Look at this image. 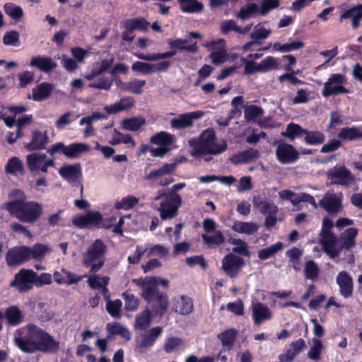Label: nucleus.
<instances>
[{
	"instance_id": "1",
	"label": "nucleus",
	"mask_w": 362,
	"mask_h": 362,
	"mask_svg": "<svg viewBox=\"0 0 362 362\" xmlns=\"http://www.w3.org/2000/svg\"><path fill=\"white\" fill-rule=\"evenodd\" d=\"M14 342L25 353H55L59 349L58 341L42 328L32 324L16 331Z\"/></svg>"
},
{
	"instance_id": "2",
	"label": "nucleus",
	"mask_w": 362,
	"mask_h": 362,
	"mask_svg": "<svg viewBox=\"0 0 362 362\" xmlns=\"http://www.w3.org/2000/svg\"><path fill=\"white\" fill-rule=\"evenodd\" d=\"M192 148V154L202 156L206 154H220L226 151L227 144L224 140H218L212 129L204 131L198 139L189 141Z\"/></svg>"
},
{
	"instance_id": "3",
	"label": "nucleus",
	"mask_w": 362,
	"mask_h": 362,
	"mask_svg": "<svg viewBox=\"0 0 362 362\" xmlns=\"http://www.w3.org/2000/svg\"><path fill=\"white\" fill-rule=\"evenodd\" d=\"M6 209L17 219L29 223L36 221L42 213V206L40 203L23 199L8 202Z\"/></svg>"
},
{
	"instance_id": "4",
	"label": "nucleus",
	"mask_w": 362,
	"mask_h": 362,
	"mask_svg": "<svg viewBox=\"0 0 362 362\" xmlns=\"http://www.w3.org/2000/svg\"><path fill=\"white\" fill-rule=\"evenodd\" d=\"M106 246L100 240L94 241L83 254L82 262L86 267H90V272H97L103 265V259Z\"/></svg>"
},
{
	"instance_id": "5",
	"label": "nucleus",
	"mask_w": 362,
	"mask_h": 362,
	"mask_svg": "<svg viewBox=\"0 0 362 362\" xmlns=\"http://www.w3.org/2000/svg\"><path fill=\"white\" fill-rule=\"evenodd\" d=\"M8 110L11 115L4 119L5 124L8 127L16 126L18 128L15 134L11 133L8 137V141L9 143H13L18 138L21 136L20 128L28 124L31 119V117L20 115L25 111L26 108L24 106H12L10 107Z\"/></svg>"
},
{
	"instance_id": "6",
	"label": "nucleus",
	"mask_w": 362,
	"mask_h": 362,
	"mask_svg": "<svg viewBox=\"0 0 362 362\" xmlns=\"http://www.w3.org/2000/svg\"><path fill=\"white\" fill-rule=\"evenodd\" d=\"M90 149V146L85 143L75 142L66 146L62 142H58L51 146L48 152L52 155L62 153L69 158L76 159L89 153Z\"/></svg>"
},
{
	"instance_id": "7",
	"label": "nucleus",
	"mask_w": 362,
	"mask_h": 362,
	"mask_svg": "<svg viewBox=\"0 0 362 362\" xmlns=\"http://www.w3.org/2000/svg\"><path fill=\"white\" fill-rule=\"evenodd\" d=\"M182 203V197L177 193H168L162 201L158 211L162 220L171 219L177 216L178 209Z\"/></svg>"
},
{
	"instance_id": "8",
	"label": "nucleus",
	"mask_w": 362,
	"mask_h": 362,
	"mask_svg": "<svg viewBox=\"0 0 362 362\" xmlns=\"http://www.w3.org/2000/svg\"><path fill=\"white\" fill-rule=\"evenodd\" d=\"M26 163L28 170L34 174L42 172L46 173L50 167H53L55 162L52 158H48L46 154L42 153H33L26 156Z\"/></svg>"
},
{
	"instance_id": "9",
	"label": "nucleus",
	"mask_w": 362,
	"mask_h": 362,
	"mask_svg": "<svg viewBox=\"0 0 362 362\" xmlns=\"http://www.w3.org/2000/svg\"><path fill=\"white\" fill-rule=\"evenodd\" d=\"M269 33V32L262 27L256 28L255 30L252 33V37L255 40H252L244 45L242 47L243 50L245 52H250L251 53H250V57L251 58H260L261 57L263 56V52L267 51L268 48L265 47L264 49H259L258 47L259 46V44L257 42V40L266 38L268 36Z\"/></svg>"
},
{
	"instance_id": "10",
	"label": "nucleus",
	"mask_w": 362,
	"mask_h": 362,
	"mask_svg": "<svg viewBox=\"0 0 362 362\" xmlns=\"http://www.w3.org/2000/svg\"><path fill=\"white\" fill-rule=\"evenodd\" d=\"M35 272L31 269H21L15 274L10 286L16 288L19 292H26L35 286Z\"/></svg>"
},
{
	"instance_id": "11",
	"label": "nucleus",
	"mask_w": 362,
	"mask_h": 362,
	"mask_svg": "<svg viewBox=\"0 0 362 362\" xmlns=\"http://www.w3.org/2000/svg\"><path fill=\"white\" fill-rule=\"evenodd\" d=\"M346 78L341 74H333L330 75L325 83L322 94L325 97L336 95L340 93H346L348 90L344 88Z\"/></svg>"
},
{
	"instance_id": "12",
	"label": "nucleus",
	"mask_w": 362,
	"mask_h": 362,
	"mask_svg": "<svg viewBox=\"0 0 362 362\" xmlns=\"http://www.w3.org/2000/svg\"><path fill=\"white\" fill-rule=\"evenodd\" d=\"M343 195L332 191L327 192L319 202V206L330 214H338L343 209Z\"/></svg>"
},
{
	"instance_id": "13",
	"label": "nucleus",
	"mask_w": 362,
	"mask_h": 362,
	"mask_svg": "<svg viewBox=\"0 0 362 362\" xmlns=\"http://www.w3.org/2000/svg\"><path fill=\"white\" fill-rule=\"evenodd\" d=\"M331 185L348 186L354 181L351 173L344 166H335L327 173Z\"/></svg>"
},
{
	"instance_id": "14",
	"label": "nucleus",
	"mask_w": 362,
	"mask_h": 362,
	"mask_svg": "<svg viewBox=\"0 0 362 362\" xmlns=\"http://www.w3.org/2000/svg\"><path fill=\"white\" fill-rule=\"evenodd\" d=\"M175 168L174 164H165L158 169L152 170L146 175V179L158 185H168L173 182L169 175L174 171Z\"/></svg>"
},
{
	"instance_id": "15",
	"label": "nucleus",
	"mask_w": 362,
	"mask_h": 362,
	"mask_svg": "<svg viewBox=\"0 0 362 362\" xmlns=\"http://www.w3.org/2000/svg\"><path fill=\"white\" fill-rule=\"evenodd\" d=\"M204 46L211 52L210 58L213 64L218 65L226 61L227 55L224 40L219 39L216 41L207 42L204 44Z\"/></svg>"
},
{
	"instance_id": "16",
	"label": "nucleus",
	"mask_w": 362,
	"mask_h": 362,
	"mask_svg": "<svg viewBox=\"0 0 362 362\" xmlns=\"http://www.w3.org/2000/svg\"><path fill=\"white\" fill-rule=\"evenodd\" d=\"M162 332L161 327H155L147 332L141 333L136 338V349L141 351L152 346Z\"/></svg>"
},
{
	"instance_id": "17",
	"label": "nucleus",
	"mask_w": 362,
	"mask_h": 362,
	"mask_svg": "<svg viewBox=\"0 0 362 362\" xmlns=\"http://www.w3.org/2000/svg\"><path fill=\"white\" fill-rule=\"evenodd\" d=\"M29 247L18 246L8 250L6 255L8 266H16L29 260Z\"/></svg>"
},
{
	"instance_id": "18",
	"label": "nucleus",
	"mask_w": 362,
	"mask_h": 362,
	"mask_svg": "<svg viewBox=\"0 0 362 362\" xmlns=\"http://www.w3.org/2000/svg\"><path fill=\"white\" fill-rule=\"evenodd\" d=\"M59 174L72 185H78L82 177L81 168L79 164H69L60 168Z\"/></svg>"
},
{
	"instance_id": "19",
	"label": "nucleus",
	"mask_w": 362,
	"mask_h": 362,
	"mask_svg": "<svg viewBox=\"0 0 362 362\" xmlns=\"http://www.w3.org/2000/svg\"><path fill=\"white\" fill-rule=\"evenodd\" d=\"M278 160L283 164L296 162L299 158L298 151L291 144H279L276 150Z\"/></svg>"
},
{
	"instance_id": "20",
	"label": "nucleus",
	"mask_w": 362,
	"mask_h": 362,
	"mask_svg": "<svg viewBox=\"0 0 362 362\" xmlns=\"http://www.w3.org/2000/svg\"><path fill=\"white\" fill-rule=\"evenodd\" d=\"M272 8V0H264L261 6L251 4L247 7L243 8L238 17L242 20L247 19L255 14L265 15Z\"/></svg>"
},
{
	"instance_id": "21",
	"label": "nucleus",
	"mask_w": 362,
	"mask_h": 362,
	"mask_svg": "<svg viewBox=\"0 0 362 362\" xmlns=\"http://www.w3.org/2000/svg\"><path fill=\"white\" fill-rule=\"evenodd\" d=\"M204 113L202 111H194L181 114L170 120L171 127L177 129L187 128L192 126L193 121L201 119Z\"/></svg>"
},
{
	"instance_id": "22",
	"label": "nucleus",
	"mask_w": 362,
	"mask_h": 362,
	"mask_svg": "<svg viewBox=\"0 0 362 362\" xmlns=\"http://www.w3.org/2000/svg\"><path fill=\"white\" fill-rule=\"evenodd\" d=\"M243 264V259L233 254L227 255L222 260L223 271L230 276H235Z\"/></svg>"
},
{
	"instance_id": "23",
	"label": "nucleus",
	"mask_w": 362,
	"mask_h": 362,
	"mask_svg": "<svg viewBox=\"0 0 362 362\" xmlns=\"http://www.w3.org/2000/svg\"><path fill=\"white\" fill-rule=\"evenodd\" d=\"M336 281L339 287V292L341 296L344 298L351 296L353 293V279L346 272H340L337 276Z\"/></svg>"
},
{
	"instance_id": "24",
	"label": "nucleus",
	"mask_w": 362,
	"mask_h": 362,
	"mask_svg": "<svg viewBox=\"0 0 362 362\" xmlns=\"http://www.w3.org/2000/svg\"><path fill=\"white\" fill-rule=\"evenodd\" d=\"M248 57V59L241 58L242 62L245 64V72L247 74H252L257 71H267L272 68V57L270 56L267 57L264 61L258 65H256L250 60V59H255V57L251 58L250 55Z\"/></svg>"
},
{
	"instance_id": "25",
	"label": "nucleus",
	"mask_w": 362,
	"mask_h": 362,
	"mask_svg": "<svg viewBox=\"0 0 362 362\" xmlns=\"http://www.w3.org/2000/svg\"><path fill=\"white\" fill-rule=\"evenodd\" d=\"M254 206L262 214H268L266 218V226L269 227L272 223L271 201L269 197L264 195H259L254 197Z\"/></svg>"
},
{
	"instance_id": "26",
	"label": "nucleus",
	"mask_w": 362,
	"mask_h": 362,
	"mask_svg": "<svg viewBox=\"0 0 362 362\" xmlns=\"http://www.w3.org/2000/svg\"><path fill=\"white\" fill-rule=\"evenodd\" d=\"M173 306L175 312L187 315L193 310V303L190 298L180 296L173 299Z\"/></svg>"
},
{
	"instance_id": "27",
	"label": "nucleus",
	"mask_w": 362,
	"mask_h": 362,
	"mask_svg": "<svg viewBox=\"0 0 362 362\" xmlns=\"http://www.w3.org/2000/svg\"><path fill=\"white\" fill-rule=\"evenodd\" d=\"M305 346V343L303 339H298L296 341L292 342L286 349V351L280 355L281 361L288 362L292 361L296 355L303 350Z\"/></svg>"
},
{
	"instance_id": "28",
	"label": "nucleus",
	"mask_w": 362,
	"mask_h": 362,
	"mask_svg": "<svg viewBox=\"0 0 362 362\" xmlns=\"http://www.w3.org/2000/svg\"><path fill=\"white\" fill-rule=\"evenodd\" d=\"M258 229L259 226L255 222H243L237 221H235L232 226L233 230L238 233L247 235H253Z\"/></svg>"
},
{
	"instance_id": "29",
	"label": "nucleus",
	"mask_w": 362,
	"mask_h": 362,
	"mask_svg": "<svg viewBox=\"0 0 362 362\" xmlns=\"http://www.w3.org/2000/svg\"><path fill=\"white\" fill-rule=\"evenodd\" d=\"M134 100L131 98H125L120 100V101L115 103L112 105H107L105 110L108 114H115L120 111L129 110L134 106Z\"/></svg>"
},
{
	"instance_id": "30",
	"label": "nucleus",
	"mask_w": 362,
	"mask_h": 362,
	"mask_svg": "<svg viewBox=\"0 0 362 362\" xmlns=\"http://www.w3.org/2000/svg\"><path fill=\"white\" fill-rule=\"evenodd\" d=\"M341 19L351 18L352 20V26L356 29L360 25L362 19V4L357 5L346 11L341 15Z\"/></svg>"
},
{
	"instance_id": "31",
	"label": "nucleus",
	"mask_w": 362,
	"mask_h": 362,
	"mask_svg": "<svg viewBox=\"0 0 362 362\" xmlns=\"http://www.w3.org/2000/svg\"><path fill=\"white\" fill-rule=\"evenodd\" d=\"M24 167L23 162L18 157H12L5 165L4 170L8 175L17 176L23 173Z\"/></svg>"
},
{
	"instance_id": "32",
	"label": "nucleus",
	"mask_w": 362,
	"mask_h": 362,
	"mask_svg": "<svg viewBox=\"0 0 362 362\" xmlns=\"http://www.w3.org/2000/svg\"><path fill=\"white\" fill-rule=\"evenodd\" d=\"M52 252V248L48 245L37 243L33 247H29V259L42 260Z\"/></svg>"
},
{
	"instance_id": "33",
	"label": "nucleus",
	"mask_w": 362,
	"mask_h": 362,
	"mask_svg": "<svg viewBox=\"0 0 362 362\" xmlns=\"http://www.w3.org/2000/svg\"><path fill=\"white\" fill-rule=\"evenodd\" d=\"M30 65L43 71H49L56 67V64L51 58L45 57H33Z\"/></svg>"
},
{
	"instance_id": "34",
	"label": "nucleus",
	"mask_w": 362,
	"mask_h": 362,
	"mask_svg": "<svg viewBox=\"0 0 362 362\" xmlns=\"http://www.w3.org/2000/svg\"><path fill=\"white\" fill-rule=\"evenodd\" d=\"M112 60H103L93 65L92 69L86 74L85 78L88 81H93L96 77L103 74L112 65Z\"/></svg>"
},
{
	"instance_id": "35",
	"label": "nucleus",
	"mask_w": 362,
	"mask_h": 362,
	"mask_svg": "<svg viewBox=\"0 0 362 362\" xmlns=\"http://www.w3.org/2000/svg\"><path fill=\"white\" fill-rule=\"evenodd\" d=\"M53 87L52 85L42 83L33 89V99L40 101L48 98L52 93Z\"/></svg>"
},
{
	"instance_id": "36",
	"label": "nucleus",
	"mask_w": 362,
	"mask_h": 362,
	"mask_svg": "<svg viewBox=\"0 0 362 362\" xmlns=\"http://www.w3.org/2000/svg\"><path fill=\"white\" fill-rule=\"evenodd\" d=\"M258 157V152L254 149H250L234 155L231 161L235 164L250 163Z\"/></svg>"
},
{
	"instance_id": "37",
	"label": "nucleus",
	"mask_w": 362,
	"mask_h": 362,
	"mask_svg": "<svg viewBox=\"0 0 362 362\" xmlns=\"http://www.w3.org/2000/svg\"><path fill=\"white\" fill-rule=\"evenodd\" d=\"M358 233V230L354 228H350L345 230L341 235V247L346 249H351L356 245L355 238Z\"/></svg>"
},
{
	"instance_id": "38",
	"label": "nucleus",
	"mask_w": 362,
	"mask_h": 362,
	"mask_svg": "<svg viewBox=\"0 0 362 362\" xmlns=\"http://www.w3.org/2000/svg\"><path fill=\"white\" fill-rule=\"evenodd\" d=\"M109 280L110 279L107 276L93 275L88 278V283L92 288L98 289L105 293L107 291L106 286L108 284Z\"/></svg>"
},
{
	"instance_id": "39",
	"label": "nucleus",
	"mask_w": 362,
	"mask_h": 362,
	"mask_svg": "<svg viewBox=\"0 0 362 362\" xmlns=\"http://www.w3.org/2000/svg\"><path fill=\"white\" fill-rule=\"evenodd\" d=\"M174 141V137L165 132H160L151 138V142L160 146L169 147Z\"/></svg>"
},
{
	"instance_id": "40",
	"label": "nucleus",
	"mask_w": 362,
	"mask_h": 362,
	"mask_svg": "<svg viewBox=\"0 0 362 362\" xmlns=\"http://www.w3.org/2000/svg\"><path fill=\"white\" fill-rule=\"evenodd\" d=\"M322 243L325 251L330 258L334 259L339 255L342 247L337 246L336 237L330 238V240L327 239L322 240Z\"/></svg>"
},
{
	"instance_id": "41",
	"label": "nucleus",
	"mask_w": 362,
	"mask_h": 362,
	"mask_svg": "<svg viewBox=\"0 0 362 362\" xmlns=\"http://www.w3.org/2000/svg\"><path fill=\"white\" fill-rule=\"evenodd\" d=\"M304 47V43L300 41H288L284 44L275 43L273 49L280 52H290L298 50Z\"/></svg>"
},
{
	"instance_id": "42",
	"label": "nucleus",
	"mask_w": 362,
	"mask_h": 362,
	"mask_svg": "<svg viewBox=\"0 0 362 362\" xmlns=\"http://www.w3.org/2000/svg\"><path fill=\"white\" fill-rule=\"evenodd\" d=\"M252 315L256 324H259L269 317V309L262 303L253 305Z\"/></svg>"
},
{
	"instance_id": "43",
	"label": "nucleus",
	"mask_w": 362,
	"mask_h": 362,
	"mask_svg": "<svg viewBox=\"0 0 362 362\" xmlns=\"http://www.w3.org/2000/svg\"><path fill=\"white\" fill-rule=\"evenodd\" d=\"M178 2L185 13H197L203 8V4L197 0H178Z\"/></svg>"
},
{
	"instance_id": "44",
	"label": "nucleus",
	"mask_w": 362,
	"mask_h": 362,
	"mask_svg": "<svg viewBox=\"0 0 362 362\" xmlns=\"http://www.w3.org/2000/svg\"><path fill=\"white\" fill-rule=\"evenodd\" d=\"M325 140V134L319 131H307L305 132L304 141L309 145H320Z\"/></svg>"
},
{
	"instance_id": "45",
	"label": "nucleus",
	"mask_w": 362,
	"mask_h": 362,
	"mask_svg": "<svg viewBox=\"0 0 362 362\" xmlns=\"http://www.w3.org/2000/svg\"><path fill=\"white\" fill-rule=\"evenodd\" d=\"M339 138L344 140H354L357 139H362V131L356 127H346L342 128L339 134Z\"/></svg>"
},
{
	"instance_id": "46",
	"label": "nucleus",
	"mask_w": 362,
	"mask_h": 362,
	"mask_svg": "<svg viewBox=\"0 0 362 362\" xmlns=\"http://www.w3.org/2000/svg\"><path fill=\"white\" fill-rule=\"evenodd\" d=\"M168 43L170 46V47L173 49V51H177V50H188V51H192L196 52L197 51V46L196 44L189 45H187L188 41L187 40H182V39H175V40H169L168 41Z\"/></svg>"
},
{
	"instance_id": "47",
	"label": "nucleus",
	"mask_w": 362,
	"mask_h": 362,
	"mask_svg": "<svg viewBox=\"0 0 362 362\" xmlns=\"http://www.w3.org/2000/svg\"><path fill=\"white\" fill-rule=\"evenodd\" d=\"M145 85V80L134 78L127 83H123L122 88L134 94H141Z\"/></svg>"
},
{
	"instance_id": "48",
	"label": "nucleus",
	"mask_w": 362,
	"mask_h": 362,
	"mask_svg": "<svg viewBox=\"0 0 362 362\" xmlns=\"http://www.w3.org/2000/svg\"><path fill=\"white\" fill-rule=\"evenodd\" d=\"M146 120L142 117H136L124 119L122 122V128L129 131H136L142 127Z\"/></svg>"
},
{
	"instance_id": "49",
	"label": "nucleus",
	"mask_w": 362,
	"mask_h": 362,
	"mask_svg": "<svg viewBox=\"0 0 362 362\" xmlns=\"http://www.w3.org/2000/svg\"><path fill=\"white\" fill-rule=\"evenodd\" d=\"M6 317L8 322L12 325H18L23 320V315L16 306L8 308L5 313Z\"/></svg>"
},
{
	"instance_id": "50",
	"label": "nucleus",
	"mask_w": 362,
	"mask_h": 362,
	"mask_svg": "<svg viewBox=\"0 0 362 362\" xmlns=\"http://www.w3.org/2000/svg\"><path fill=\"white\" fill-rule=\"evenodd\" d=\"M204 242L209 247L218 246L224 242V237L220 230H216L213 235L202 234Z\"/></svg>"
},
{
	"instance_id": "51",
	"label": "nucleus",
	"mask_w": 362,
	"mask_h": 362,
	"mask_svg": "<svg viewBox=\"0 0 362 362\" xmlns=\"http://www.w3.org/2000/svg\"><path fill=\"white\" fill-rule=\"evenodd\" d=\"M238 332L235 329H229L218 334V339L221 340L223 346L230 349L233 345Z\"/></svg>"
},
{
	"instance_id": "52",
	"label": "nucleus",
	"mask_w": 362,
	"mask_h": 362,
	"mask_svg": "<svg viewBox=\"0 0 362 362\" xmlns=\"http://www.w3.org/2000/svg\"><path fill=\"white\" fill-rule=\"evenodd\" d=\"M151 283L152 284L148 283L142 291V296L148 302L153 300L154 298L158 297L157 278L154 277V281Z\"/></svg>"
},
{
	"instance_id": "53",
	"label": "nucleus",
	"mask_w": 362,
	"mask_h": 362,
	"mask_svg": "<svg viewBox=\"0 0 362 362\" xmlns=\"http://www.w3.org/2000/svg\"><path fill=\"white\" fill-rule=\"evenodd\" d=\"M151 322V313L149 310H146L137 315L135 322V328L136 329L144 330L149 327Z\"/></svg>"
},
{
	"instance_id": "54",
	"label": "nucleus",
	"mask_w": 362,
	"mask_h": 362,
	"mask_svg": "<svg viewBox=\"0 0 362 362\" xmlns=\"http://www.w3.org/2000/svg\"><path fill=\"white\" fill-rule=\"evenodd\" d=\"M306 129H303L298 124L290 123L287 125L286 132L283 134L285 136L288 137L291 140H294L305 135Z\"/></svg>"
},
{
	"instance_id": "55",
	"label": "nucleus",
	"mask_w": 362,
	"mask_h": 362,
	"mask_svg": "<svg viewBox=\"0 0 362 362\" xmlns=\"http://www.w3.org/2000/svg\"><path fill=\"white\" fill-rule=\"evenodd\" d=\"M47 142L46 136L40 132H35L33 136L32 141L27 145L28 150H37L44 148Z\"/></svg>"
},
{
	"instance_id": "56",
	"label": "nucleus",
	"mask_w": 362,
	"mask_h": 362,
	"mask_svg": "<svg viewBox=\"0 0 362 362\" xmlns=\"http://www.w3.org/2000/svg\"><path fill=\"white\" fill-rule=\"evenodd\" d=\"M139 202V199L134 196H128L117 201L115 204V209L128 210L136 206Z\"/></svg>"
},
{
	"instance_id": "57",
	"label": "nucleus",
	"mask_w": 362,
	"mask_h": 362,
	"mask_svg": "<svg viewBox=\"0 0 362 362\" xmlns=\"http://www.w3.org/2000/svg\"><path fill=\"white\" fill-rule=\"evenodd\" d=\"M149 24L150 23L144 18H135L127 21L125 27L128 30H146Z\"/></svg>"
},
{
	"instance_id": "58",
	"label": "nucleus",
	"mask_w": 362,
	"mask_h": 362,
	"mask_svg": "<svg viewBox=\"0 0 362 362\" xmlns=\"http://www.w3.org/2000/svg\"><path fill=\"white\" fill-rule=\"evenodd\" d=\"M107 329L111 334L120 335L127 341L131 339V334L129 330L118 323L108 324Z\"/></svg>"
},
{
	"instance_id": "59",
	"label": "nucleus",
	"mask_w": 362,
	"mask_h": 362,
	"mask_svg": "<svg viewBox=\"0 0 362 362\" xmlns=\"http://www.w3.org/2000/svg\"><path fill=\"white\" fill-rule=\"evenodd\" d=\"M313 346L308 353L309 358L312 360L320 359L321 351L323 348L322 341L317 337H314L312 339Z\"/></svg>"
},
{
	"instance_id": "60",
	"label": "nucleus",
	"mask_w": 362,
	"mask_h": 362,
	"mask_svg": "<svg viewBox=\"0 0 362 362\" xmlns=\"http://www.w3.org/2000/svg\"><path fill=\"white\" fill-rule=\"evenodd\" d=\"M333 221L328 217H325L322 221V226L321 230V239H327L330 240V238H334V235L331 232L333 228Z\"/></svg>"
},
{
	"instance_id": "61",
	"label": "nucleus",
	"mask_w": 362,
	"mask_h": 362,
	"mask_svg": "<svg viewBox=\"0 0 362 362\" xmlns=\"http://www.w3.org/2000/svg\"><path fill=\"white\" fill-rule=\"evenodd\" d=\"M170 250L168 247L160 245H154L148 250V256H156L160 258H165L169 255Z\"/></svg>"
},
{
	"instance_id": "62",
	"label": "nucleus",
	"mask_w": 362,
	"mask_h": 362,
	"mask_svg": "<svg viewBox=\"0 0 362 362\" xmlns=\"http://www.w3.org/2000/svg\"><path fill=\"white\" fill-rule=\"evenodd\" d=\"M286 255L292 262L293 268L296 270H299L300 264L298 262L303 255V250L297 247H293L286 252Z\"/></svg>"
},
{
	"instance_id": "63",
	"label": "nucleus",
	"mask_w": 362,
	"mask_h": 362,
	"mask_svg": "<svg viewBox=\"0 0 362 362\" xmlns=\"http://www.w3.org/2000/svg\"><path fill=\"white\" fill-rule=\"evenodd\" d=\"M111 144L113 145L118 144H124L127 145L130 148H134L135 146V142L130 135L122 134L119 132L115 133V136L113 138Z\"/></svg>"
},
{
	"instance_id": "64",
	"label": "nucleus",
	"mask_w": 362,
	"mask_h": 362,
	"mask_svg": "<svg viewBox=\"0 0 362 362\" xmlns=\"http://www.w3.org/2000/svg\"><path fill=\"white\" fill-rule=\"evenodd\" d=\"M183 344L184 341L181 338L170 337L166 340L164 345V350L167 353H172L181 347Z\"/></svg>"
}]
</instances>
